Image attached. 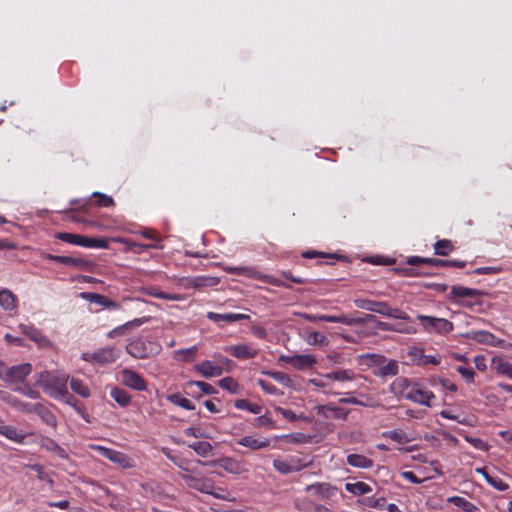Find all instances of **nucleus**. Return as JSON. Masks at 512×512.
I'll return each mask as SVG.
<instances>
[{
  "mask_svg": "<svg viewBox=\"0 0 512 512\" xmlns=\"http://www.w3.org/2000/svg\"><path fill=\"white\" fill-rule=\"evenodd\" d=\"M67 380L66 375H55L49 371H44L38 374L36 384L51 398H72L68 393Z\"/></svg>",
  "mask_w": 512,
  "mask_h": 512,
  "instance_id": "1",
  "label": "nucleus"
},
{
  "mask_svg": "<svg viewBox=\"0 0 512 512\" xmlns=\"http://www.w3.org/2000/svg\"><path fill=\"white\" fill-rule=\"evenodd\" d=\"M171 459L178 467H180L184 471V472L180 473L179 476L181 477V479L186 483V485L189 488L194 489V490L199 491L204 494L211 495L216 499L226 500V501L230 500L228 495H217L215 493L214 484L210 479L198 478V477H195V476H192V475L186 473L187 469L184 468L180 462H178L175 458H171Z\"/></svg>",
  "mask_w": 512,
  "mask_h": 512,
  "instance_id": "2",
  "label": "nucleus"
},
{
  "mask_svg": "<svg viewBox=\"0 0 512 512\" xmlns=\"http://www.w3.org/2000/svg\"><path fill=\"white\" fill-rule=\"evenodd\" d=\"M161 346L151 340L138 337L126 345V352L135 359H146L157 355Z\"/></svg>",
  "mask_w": 512,
  "mask_h": 512,
  "instance_id": "3",
  "label": "nucleus"
},
{
  "mask_svg": "<svg viewBox=\"0 0 512 512\" xmlns=\"http://www.w3.org/2000/svg\"><path fill=\"white\" fill-rule=\"evenodd\" d=\"M417 319L420 321L423 330L427 333L445 335L454 330L453 323L445 318L418 314Z\"/></svg>",
  "mask_w": 512,
  "mask_h": 512,
  "instance_id": "4",
  "label": "nucleus"
},
{
  "mask_svg": "<svg viewBox=\"0 0 512 512\" xmlns=\"http://www.w3.org/2000/svg\"><path fill=\"white\" fill-rule=\"evenodd\" d=\"M121 351L116 347H103L94 352H84L81 359L97 365H105L115 362L120 357Z\"/></svg>",
  "mask_w": 512,
  "mask_h": 512,
  "instance_id": "5",
  "label": "nucleus"
},
{
  "mask_svg": "<svg viewBox=\"0 0 512 512\" xmlns=\"http://www.w3.org/2000/svg\"><path fill=\"white\" fill-rule=\"evenodd\" d=\"M56 238L72 245L88 248H107V241L104 239H93L78 234L60 232L56 234Z\"/></svg>",
  "mask_w": 512,
  "mask_h": 512,
  "instance_id": "6",
  "label": "nucleus"
},
{
  "mask_svg": "<svg viewBox=\"0 0 512 512\" xmlns=\"http://www.w3.org/2000/svg\"><path fill=\"white\" fill-rule=\"evenodd\" d=\"M404 397L411 402L424 405L426 407H431V401L435 399V395L432 391L417 382H413L411 384L409 391L404 394Z\"/></svg>",
  "mask_w": 512,
  "mask_h": 512,
  "instance_id": "7",
  "label": "nucleus"
},
{
  "mask_svg": "<svg viewBox=\"0 0 512 512\" xmlns=\"http://www.w3.org/2000/svg\"><path fill=\"white\" fill-rule=\"evenodd\" d=\"M32 372V365L30 363H22L8 368L3 376V381L6 384H19Z\"/></svg>",
  "mask_w": 512,
  "mask_h": 512,
  "instance_id": "8",
  "label": "nucleus"
},
{
  "mask_svg": "<svg viewBox=\"0 0 512 512\" xmlns=\"http://www.w3.org/2000/svg\"><path fill=\"white\" fill-rule=\"evenodd\" d=\"M202 465H217L220 468L224 469L227 473L240 475L247 471L244 464L239 460L232 457H223L218 460H214L211 462H201L198 461Z\"/></svg>",
  "mask_w": 512,
  "mask_h": 512,
  "instance_id": "9",
  "label": "nucleus"
},
{
  "mask_svg": "<svg viewBox=\"0 0 512 512\" xmlns=\"http://www.w3.org/2000/svg\"><path fill=\"white\" fill-rule=\"evenodd\" d=\"M407 263L409 265H417V264H427L430 266L436 267H457L464 268L466 266L465 261H457V260H442L436 258H422L419 256H411L407 259Z\"/></svg>",
  "mask_w": 512,
  "mask_h": 512,
  "instance_id": "10",
  "label": "nucleus"
},
{
  "mask_svg": "<svg viewBox=\"0 0 512 512\" xmlns=\"http://www.w3.org/2000/svg\"><path fill=\"white\" fill-rule=\"evenodd\" d=\"M120 375L123 385L136 391H145L147 389V383L144 378L134 370L125 368L120 372Z\"/></svg>",
  "mask_w": 512,
  "mask_h": 512,
  "instance_id": "11",
  "label": "nucleus"
},
{
  "mask_svg": "<svg viewBox=\"0 0 512 512\" xmlns=\"http://www.w3.org/2000/svg\"><path fill=\"white\" fill-rule=\"evenodd\" d=\"M279 360L290 364L296 370H304L307 368H311L313 365L317 363L316 358L310 354H300V355H281Z\"/></svg>",
  "mask_w": 512,
  "mask_h": 512,
  "instance_id": "12",
  "label": "nucleus"
},
{
  "mask_svg": "<svg viewBox=\"0 0 512 512\" xmlns=\"http://www.w3.org/2000/svg\"><path fill=\"white\" fill-rule=\"evenodd\" d=\"M19 331L35 342L40 348L51 347V341L42 332L33 325L20 324Z\"/></svg>",
  "mask_w": 512,
  "mask_h": 512,
  "instance_id": "13",
  "label": "nucleus"
},
{
  "mask_svg": "<svg viewBox=\"0 0 512 512\" xmlns=\"http://www.w3.org/2000/svg\"><path fill=\"white\" fill-rule=\"evenodd\" d=\"M224 351L231 356L241 360L251 359L258 355L257 348L246 344L227 346L224 348Z\"/></svg>",
  "mask_w": 512,
  "mask_h": 512,
  "instance_id": "14",
  "label": "nucleus"
},
{
  "mask_svg": "<svg viewBox=\"0 0 512 512\" xmlns=\"http://www.w3.org/2000/svg\"><path fill=\"white\" fill-rule=\"evenodd\" d=\"M271 439L256 435H245L236 440V444L247 447L250 450H260L270 446Z\"/></svg>",
  "mask_w": 512,
  "mask_h": 512,
  "instance_id": "15",
  "label": "nucleus"
},
{
  "mask_svg": "<svg viewBox=\"0 0 512 512\" xmlns=\"http://www.w3.org/2000/svg\"><path fill=\"white\" fill-rule=\"evenodd\" d=\"M337 487L329 483H314L306 486L305 491L318 496L320 499H329L337 493Z\"/></svg>",
  "mask_w": 512,
  "mask_h": 512,
  "instance_id": "16",
  "label": "nucleus"
},
{
  "mask_svg": "<svg viewBox=\"0 0 512 512\" xmlns=\"http://www.w3.org/2000/svg\"><path fill=\"white\" fill-rule=\"evenodd\" d=\"M185 388L189 390V394L194 397L200 398L202 395H213L217 390L209 383L203 381H188Z\"/></svg>",
  "mask_w": 512,
  "mask_h": 512,
  "instance_id": "17",
  "label": "nucleus"
},
{
  "mask_svg": "<svg viewBox=\"0 0 512 512\" xmlns=\"http://www.w3.org/2000/svg\"><path fill=\"white\" fill-rule=\"evenodd\" d=\"M316 412L318 415L327 418V419H340L345 420L348 416V411L344 408L334 406L331 404L328 405H318L316 407Z\"/></svg>",
  "mask_w": 512,
  "mask_h": 512,
  "instance_id": "18",
  "label": "nucleus"
},
{
  "mask_svg": "<svg viewBox=\"0 0 512 512\" xmlns=\"http://www.w3.org/2000/svg\"><path fill=\"white\" fill-rule=\"evenodd\" d=\"M194 370L205 378L218 377L223 373V368L210 360L196 364Z\"/></svg>",
  "mask_w": 512,
  "mask_h": 512,
  "instance_id": "19",
  "label": "nucleus"
},
{
  "mask_svg": "<svg viewBox=\"0 0 512 512\" xmlns=\"http://www.w3.org/2000/svg\"><path fill=\"white\" fill-rule=\"evenodd\" d=\"M0 435L17 444H23L27 434L12 425H0Z\"/></svg>",
  "mask_w": 512,
  "mask_h": 512,
  "instance_id": "20",
  "label": "nucleus"
},
{
  "mask_svg": "<svg viewBox=\"0 0 512 512\" xmlns=\"http://www.w3.org/2000/svg\"><path fill=\"white\" fill-rule=\"evenodd\" d=\"M207 318L214 323L220 324L221 322L226 323H232L237 322L241 320H247L249 319V315L242 314V313H226V314H219L215 312H208Z\"/></svg>",
  "mask_w": 512,
  "mask_h": 512,
  "instance_id": "21",
  "label": "nucleus"
},
{
  "mask_svg": "<svg viewBox=\"0 0 512 512\" xmlns=\"http://www.w3.org/2000/svg\"><path fill=\"white\" fill-rule=\"evenodd\" d=\"M82 298L90 301L91 303H95V304H98L100 306H103V307H106L109 309H113V310L120 309L119 303L111 300L110 298H108L104 295L98 294V293H82Z\"/></svg>",
  "mask_w": 512,
  "mask_h": 512,
  "instance_id": "22",
  "label": "nucleus"
},
{
  "mask_svg": "<svg viewBox=\"0 0 512 512\" xmlns=\"http://www.w3.org/2000/svg\"><path fill=\"white\" fill-rule=\"evenodd\" d=\"M353 302L357 308L375 312L380 315H383V313H385L386 302L372 301V300L365 299V298H357V299H354Z\"/></svg>",
  "mask_w": 512,
  "mask_h": 512,
  "instance_id": "23",
  "label": "nucleus"
},
{
  "mask_svg": "<svg viewBox=\"0 0 512 512\" xmlns=\"http://www.w3.org/2000/svg\"><path fill=\"white\" fill-rule=\"evenodd\" d=\"M33 413H36L46 425L56 429L57 419L47 406L42 403H35Z\"/></svg>",
  "mask_w": 512,
  "mask_h": 512,
  "instance_id": "24",
  "label": "nucleus"
},
{
  "mask_svg": "<svg viewBox=\"0 0 512 512\" xmlns=\"http://www.w3.org/2000/svg\"><path fill=\"white\" fill-rule=\"evenodd\" d=\"M450 295L452 299L477 298L482 296L483 292L478 289L468 288L460 285H453L451 287Z\"/></svg>",
  "mask_w": 512,
  "mask_h": 512,
  "instance_id": "25",
  "label": "nucleus"
},
{
  "mask_svg": "<svg viewBox=\"0 0 512 512\" xmlns=\"http://www.w3.org/2000/svg\"><path fill=\"white\" fill-rule=\"evenodd\" d=\"M323 377L326 380L349 382L355 379L356 374L352 369H337L323 375Z\"/></svg>",
  "mask_w": 512,
  "mask_h": 512,
  "instance_id": "26",
  "label": "nucleus"
},
{
  "mask_svg": "<svg viewBox=\"0 0 512 512\" xmlns=\"http://www.w3.org/2000/svg\"><path fill=\"white\" fill-rule=\"evenodd\" d=\"M0 306L6 311H12L17 307V297L9 289L0 290Z\"/></svg>",
  "mask_w": 512,
  "mask_h": 512,
  "instance_id": "27",
  "label": "nucleus"
},
{
  "mask_svg": "<svg viewBox=\"0 0 512 512\" xmlns=\"http://www.w3.org/2000/svg\"><path fill=\"white\" fill-rule=\"evenodd\" d=\"M346 461L350 466L361 469H369L373 466V460L361 454H349Z\"/></svg>",
  "mask_w": 512,
  "mask_h": 512,
  "instance_id": "28",
  "label": "nucleus"
},
{
  "mask_svg": "<svg viewBox=\"0 0 512 512\" xmlns=\"http://www.w3.org/2000/svg\"><path fill=\"white\" fill-rule=\"evenodd\" d=\"M219 283V279L216 277H204V276H198L187 279V287L192 288H201V287H208V286H215Z\"/></svg>",
  "mask_w": 512,
  "mask_h": 512,
  "instance_id": "29",
  "label": "nucleus"
},
{
  "mask_svg": "<svg viewBox=\"0 0 512 512\" xmlns=\"http://www.w3.org/2000/svg\"><path fill=\"white\" fill-rule=\"evenodd\" d=\"M319 319L323 322L341 323V324H345L348 326H352L354 324H358V323L362 322L361 319L350 318V317H346L344 315L335 316V315L321 314V317H319Z\"/></svg>",
  "mask_w": 512,
  "mask_h": 512,
  "instance_id": "30",
  "label": "nucleus"
},
{
  "mask_svg": "<svg viewBox=\"0 0 512 512\" xmlns=\"http://www.w3.org/2000/svg\"><path fill=\"white\" fill-rule=\"evenodd\" d=\"M492 363L496 372L500 375H504L509 379H512V363L504 360L501 357H494Z\"/></svg>",
  "mask_w": 512,
  "mask_h": 512,
  "instance_id": "31",
  "label": "nucleus"
},
{
  "mask_svg": "<svg viewBox=\"0 0 512 512\" xmlns=\"http://www.w3.org/2000/svg\"><path fill=\"white\" fill-rule=\"evenodd\" d=\"M447 502L455 505L456 507L463 510L464 512H476L479 510V508L476 505H474L472 502H470L460 496L449 497V498H447Z\"/></svg>",
  "mask_w": 512,
  "mask_h": 512,
  "instance_id": "32",
  "label": "nucleus"
},
{
  "mask_svg": "<svg viewBox=\"0 0 512 512\" xmlns=\"http://www.w3.org/2000/svg\"><path fill=\"white\" fill-rule=\"evenodd\" d=\"M61 264L76 267L82 270H90V268L92 267V263L90 261L70 256H62Z\"/></svg>",
  "mask_w": 512,
  "mask_h": 512,
  "instance_id": "33",
  "label": "nucleus"
},
{
  "mask_svg": "<svg viewBox=\"0 0 512 512\" xmlns=\"http://www.w3.org/2000/svg\"><path fill=\"white\" fill-rule=\"evenodd\" d=\"M345 489L353 495H365L372 492V487L365 482L346 483Z\"/></svg>",
  "mask_w": 512,
  "mask_h": 512,
  "instance_id": "34",
  "label": "nucleus"
},
{
  "mask_svg": "<svg viewBox=\"0 0 512 512\" xmlns=\"http://www.w3.org/2000/svg\"><path fill=\"white\" fill-rule=\"evenodd\" d=\"M471 338L476 342L492 346H495L497 342V338L491 332L485 330L472 332Z\"/></svg>",
  "mask_w": 512,
  "mask_h": 512,
  "instance_id": "35",
  "label": "nucleus"
},
{
  "mask_svg": "<svg viewBox=\"0 0 512 512\" xmlns=\"http://www.w3.org/2000/svg\"><path fill=\"white\" fill-rule=\"evenodd\" d=\"M110 396L122 407H126L131 403V396L124 389L114 387L110 391Z\"/></svg>",
  "mask_w": 512,
  "mask_h": 512,
  "instance_id": "36",
  "label": "nucleus"
},
{
  "mask_svg": "<svg viewBox=\"0 0 512 512\" xmlns=\"http://www.w3.org/2000/svg\"><path fill=\"white\" fill-rule=\"evenodd\" d=\"M111 462L124 469L135 467V461L127 454L120 451L115 453V456L112 457Z\"/></svg>",
  "mask_w": 512,
  "mask_h": 512,
  "instance_id": "37",
  "label": "nucleus"
},
{
  "mask_svg": "<svg viewBox=\"0 0 512 512\" xmlns=\"http://www.w3.org/2000/svg\"><path fill=\"white\" fill-rule=\"evenodd\" d=\"M167 400L170 403H172L176 406H179L183 409H186V410H194L195 409V406L193 405V403L189 399L182 397L179 393H174V394L168 395Z\"/></svg>",
  "mask_w": 512,
  "mask_h": 512,
  "instance_id": "38",
  "label": "nucleus"
},
{
  "mask_svg": "<svg viewBox=\"0 0 512 512\" xmlns=\"http://www.w3.org/2000/svg\"><path fill=\"white\" fill-rule=\"evenodd\" d=\"M70 387L75 393L83 398H88L90 396V389L82 380L78 378H71Z\"/></svg>",
  "mask_w": 512,
  "mask_h": 512,
  "instance_id": "39",
  "label": "nucleus"
},
{
  "mask_svg": "<svg viewBox=\"0 0 512 512\" xmlns=\"http://www.w3.org/2000/svg\"><path fill=\"white\" fill-rule=\"evenodd\" d=\"M225 270L233 275H241L246 276L252 279H255L257 276V270L253 267H244V266H237V267H227Z\"/></svg>",
  "mask_w": 512,
  "mask_h": 512,
  "instance_id": "40",
  "label": "nucleus"
},
{
  "mask_svg": "<svg viewBox=\"0 0 512 512\" xmlns=\"http://www.w3.org/2000/svg\"><path fill=\"white\" fill-rule=\"evenodd\" d=\"M411 384L412 383H410L406 378L400 377L392 382L390 389L396 395L405 394L407 391H409Z\"/></svg>",
  "mask_w": 512,
  "mask_h": 512,
  "instance_id": "41",
  "label": "nucleus"
},
{
  "mask_svg": "<svg viewBox=\"0 0 512 512\" xmlns=\"http://www.w3.org/2000/svg\"><path fill=\"white\" fill-rule=\"evenodd\" d=\"M188 447L193 449L201 457H207L213 449L212 445L207 441L193 442L190 443Z\"/></svg>",
  "mask_w": 512,
  "mask_h": 512,
  "instance_id": "42",
  "label": "nucleus"
},
{
  "mask_svg": "<svg viewBox=\"0 0 512 512\" xmlns=\"http://www.w3.org/2000/svg\"><path fill=\"white\" fill-rule=\"evenodd\" d=\"M435 254L440 256H447L454 250L453 243L448 239H442L434 245Z\"/></svg>",
  "mask_w": 512,
  "mask_h": 512,
  "instance_id": "43",
  "label": "nucleus"
},
{
  "mask_svg": "<svg viewBox=\"0 0 512 512\" xmlns=\"http://www.w3.org/2000/svg\"><path fill=\"white\" fill-rule=\"evenodd\" d=\"M234 406L240 410H247L252 414H260L262 407L256 403H251L246 399H238L235 401Z\"/></svg>",
  "mask_w": 512,
  "mask_h": 512,
  "instance_id": "44",
  "label": "nucleus"
},
{
  "mask_svg": "<svg viewBox=\"0 0 512 512\" xmlns=\"http://www.w3.org/2000/svg\"><path fill=\"white\" fill-rule=\"evenodd\" d=\"M318 505L308 498L295 500V507L301 512H317Z\"/></svg>",
  "mask_w": 512,
  "mask_h": 512,
  "instance_id": "45",
  "label": "nucleus"
},
{
  "mask_svg": "<svg viewBox=\"0 0 512 512\" xmlns=\"http://www.w3.org/2000/svg\"><path fill=\"white\" fill-rule=\"evenodd\" d=\"M265 374H267L268 376H270L272 379H274L276 382L282 384L283 386L285 387H292L293 386V381L291 380V378L289 377V375H287L286 373L284 372H279V371H267L265 372Z\"/></svg>",
  "mask_w": 512,
  "mask_h": 512,
  "instance_id": "46",
  "label": "nucleus"
},
{
  "mask_svg": "<svg viewBox=\"0 0 512 512\" xmlns=\"http://www.w3.org/2000/svg\"><path fill=\"white\" fill-rule=\"evenodd\" d=\"M398 363L395 360H389L379 368V375L382 377L395 376L398 374Z\"/></svg>",
  "mask_w": 512,
  "mask_h": 512,
  "instance_id": "47",
  "label": "nucleus"
},
{
  "mask_svg": "<svg viewBox=\"0 0 512 512\" xmlns=\"http://www.w3.org/2000/svg\"><path fill=\"white\" fill-rule=\"evenodd\" d=\"M382 436L389 438L399 444H404L409 441L407 435L400 429L385 431L382 433Z\"/></svg>",
  "mask_w": 512,
  "mask_h": 512,
  "instance_id": "48",
  "label": "nucleus"
},
{
  "mask_svg": "<svg viewBox=\"0 0 512 512\" xmlns=\"http://www.w3.org/2000/svg\"><path fill=\"white\" fill-rule=\"evenodd\" d=\"M305 340L309 345H327L328 339L324 334L319 332H309L305 336Z\"/></svg>",
  "mask_w": 512,
  "mask_h": 512,
  "instance_id": "49",
  "label": "nucleus"
},
{
  "mask_svg": "<svg viewBox=\"0 0 512 512\" xmlns=\"http://www.w3.org/2000/svg\"><path fill=\"white\" fill-rule=\"evenodd\" d=\"M255 279L261 280V281H263V282H265L267 284H270V285H273V286H276V287L290 288V285H288L284 281H282L280 279H277V278H275L273 276H270V275L262 274L259 271H257V276H256Z\"/></svg>",
  "mask_w": 512,
  "mask_h": 512,
  "instance_id": "50",
  "label": "nucleus"
},
{
  "mask_svg": "<svg viewBox=\"0 0 512 512\" xmlns=\"http://www.w3.org/2000/svg\"><path fill=\"white\" fill-rule=\"evenodd\" d=\"M383 316L391 317L394 319H400V320H409L410 317L408 314L400 309L397 308H391L387 303L385 304V313H383Z\"/></svg>",
  "mask_w": 512,
  "mask_h": 512,
  "instance_id": "51",
  "label": "nucleus"
},
{
  "mask_svg": "<svg viewBox=\"0 0 512 512\" xmlns=\"http://www.w3.org/2000/svg\"><path fill=\"white\" fill-rule=\"evenodd\" d=\"M219 385L221 388L229 391L230 393L232 394H236L238 393V390H239V385L238 383L231 377H225V378H222L220 381H219Z\"/></svg>",
  "mask_w": 512,
  "mask_h": 512,
  "instance_id": "52",
  "label": "nucleus"
},
{
  "mask_svg": "<svg viewBox=\"0 0 512 512\" xmlns=\"http://www.w3.org/2000/svg\"><path fill=\"white\" fill-rule=\"evenodd\" d=\"M11 402L13 408L23 413H33L35 408V403L24 402L18 398Z\"/></svg>",
  "mask_w": 512,
  "mask_h": 512,
  "instance_id": "53",
  "label": "nucleus"
},
{
  "mask_svg": "<svg viewBox=\"0 0 512 512\" xmlns=\"http://www.w3.org/2000/svg\"><path fill=\"white\" fill-rule=\"evenodd\" d=\"M273 468L280 474H289L291 473L290 465L288 459L283 460L280 458H276L273 460Z\"/></svg>",
  "mask_w": 512,
  "mask_h": 512,
  "instance_id": "54",
  "label": "nucleus"
},
{
  "mask_svg": "<svg viewBox=\"0 0 512 512\" xmlns=\"http://www.w3.org/2000/svg\"><path fill=\"white\" fill-rule=\"evenodd\" d=\"M13 390L31 399H38L40 397V393L29 385L16 386Z\"/></svg>",
  "mask_w": 512,
  "mask_h": 512,
  "instance_id": "55",
  "label": "nucleus"
},
{
  "mask_svg": "<svg viewBox=\"0 0 512 512\" xmlns=\"http://www.w3.org/2000/svg\"><path fill=\"white\" fill-rule=\"evenodd\" d=\"M93 197L97 198L96 204L100 207H111L114 205V200L112 197L100 193V192H94L92 194Z\"/></svg>",
  "mask_w": 512,
  "mask_h": 512,
  "instance_id": "56",
  "label": "nucleus"
},
{
  "mask_svg": "<svg viewBox=\"0 0 512 512\" xmlns=\"http://www.w3.org/2000/svg\"><path fill=\"white\" fill-rule=\"evenodd\" d=\"M288 461H289V465H290V470H291V473L292 472H299L301 471L302 469L306 468L309 463H305L302 461L301 458L297 457V456H291L288 458Z\"/></svg>",
  "mask_w": 512,
  "mask_h": 512,
  "instance_id": "57",
  "label": "nucleus"
},
{
  "mask_svg": "<svg viewBox=\"0 0 512 512\" xmlns=\"http://www.w3.org/2000/svg\"><path fill=\"white\" fill-rule=\"evenodd\" d=\"M121 242L126 244L127 250L132 251L136 254H140L143 251L148 250L150 247V246H145V244H139V243L132 242L129 240H123Z\"/></svg>",
  "mask_w": 512,
  "mask_h": 512,
  "instance_id": "58",
  "label": "nucleus"
},
{
  "mask_svg": "<svg viewBox=\"0 0 512 512\" xmlns=\"http://www.w3.org/2000/svg\"><path fill=\"white\" fill-rule=\"evenodd\" d=\"M39 444L43 449L49 452H53L56 446L58 445V443L55 440L47 436H41L39 439Z\"/></svg>",
  "mask_w": 512,
  "mask_h": 512,
  "instance_id": "59",
  "label": "nucleus"
},
{
  "mask_svg": "<svg viewBox=\"0 0 512 512\" xmlns=\"http://www.w3.org/2000/svg\"><path fill=\"white\" fill-rule=\"evenodd\" d=\"M456 370L468 383H472L474 381L475 372L471 368L458 366Z\"/></svg>",
  "mask_w": 512,
  "mask_h": 512,
  "instance_id": "60",
  "label": "nucleus"
},
{
  "mask_svg": "<svg viewBox=\"0 0 512 512\" xmlns=\"http://www.w3.org/2000/svg\"><path fill=\"white\" fill-rule=\"evenodd\" d=\"M487 483L490 486H492L494 489L501 491V492L506 491L509 488V485L498 477L491 476V478L488 479Z\"/></svg>",
  "mask_w": 512,
  "mask_h": 512,
  "instance_id": "61",
  "label": "nucleus"
},
{
  "mask_svg": "<svg viewBox=\"0 0 512 512\" xmlns=\"http://www.w3.org/2000/svg\"><path fill=\"white\" fill-rule=\"evenodd\" d=\"M327 359L332 362L333 365H346L349 359L341 353H332L327 356Z\"/></svg>",
  "mask_w": 512,
  "mask_h": 512,
  "instance_id": "62",
  "label": "nucleus"
},
{
  "mask_svg": "<svg viewBox=\"0 0 512 512\" xmlns=\"http://www.w3.org/2000/svg\"><path fill=\"white\" fill-rule=\"evenodd\" d=\"M196 353H197V347L196 346H192L190 348L181 349V350L177 351V354L183 355V359L185 361L193 360L195 355H196Z\"/></svg>",
  "mask_w": 512,
  "mask_h": 512,
  "instance_id": "63",
  "label": "nucleus"
},
{
  "mask_svg": "<svg viewBox=\"0 0 512 512\" xmlns=\"http://www.w3.org/2000/svg\"><path fill=\"white\" fill-rule=\"evenodd\" d=\"M258 385H259V386H260V387H261V388H262L266 393H268V394H270V395H277V394H278V388H277L275 385H273V384H271V383H269V382H266V381H264V380L259 379V380H258Z\"/></svg>",
  "mask_w": 512,
  "mask_h": 512,
  "instance_id": "64",
  "label": "nucleus"
}]
</instances>
